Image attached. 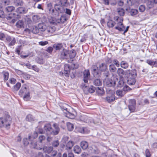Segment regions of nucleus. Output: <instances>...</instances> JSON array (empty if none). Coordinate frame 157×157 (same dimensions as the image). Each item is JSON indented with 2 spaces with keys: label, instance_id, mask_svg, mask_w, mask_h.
<instances>
[{
  "label": "nucleus",
  "instance_id": "obj_1",
  "mask_svg": "<svg viewBox=\"0 0 157 157\" xmlns=\"http://www.w3.org/2000/svg\"><path fill=\"white\" fill-rule=\"evenodd\" d=\"M107 68V66L105 63H98L96 65L92 66V73L94 77H99L101 75V72L105 71Z\"/></svg>",
  "mask_w": 157,
  "mask_h": 157
},
{
  "label": "nucleus",
  "instance_id": "obj_2",
  "mask_svg": "<svg viewBox=\"0 0 157 157\" xmlns=\"http://www.w3.org/2000/svg\"><path fill=\"white\" fill-rule=\"evenodd\" d=\"M52 126L53 128H52L51 125L50 124H47L44 125V129L47 135L55 136L59 133L60 131V128L58 125L56 123H54Z\"/></svg>",
  "mask_w": 157,
  "mask_h": 157
},
{
  "label": "nucleus",
  "instance_id": "obj_3",
  "mask_svg": "<svg viewBox=\"0 0 157 157\" xmlns=\"http://www.w3.org/2000/svg\"><path fill=\"white\" fill-rule=\"evenodd\" d=\"M63 1L60 0L58 3H56L54 5V12L53 14L55 17H58L60 13H63L65 12V8L63 6Z\"/></svg>",
  "mask_w": 157,
  "mask_h": 157
},
{
  "label": "nucleus",
  "instance_id": "obj_4",
  "mask_svg": "<svg viewBox=\"0 0 157 157\" xmlns=\"http://www.w3.org/2000/svg\"><path fill=\"white\" fill-rule=\"evenodd\" d=\"M11 120V118L9 115L5 114L3 118H0V127H4L7 129L9 128Z\"/></svg>",
  "mask_w": 157,
  "mask_h": 157
},
{
  "label": "nucleus",
  "instance_id": "obj_5",
  "mask_svg": "<svg viewBox=\"0 0 157 157\" xmlns=\"http://www.w3.org/2000/svg\"><path fill=\"white\" fill-rule=\"evenodd\" d=\"M82 89L86 93L88 94V93H92L96 90V88L93 86H91L89 87L86 84H82Z\"/></svg>",
  "mask_w": 157,
  "mask_h": 157
},
{
  "label": "nucleus",
  "instance_id": "obj_6",
  "mask_svg": "<svg viewBox=\"0 0 157 157\" xmlns=\"http://www.w3.org/2000/svg\"><path fill=\"white\" fill-rule=\"evenodd\" d=\"M105 85L109 87L114 86L116 83V81L109 78H105L103 81Z\"/></svg>",
  "mask_w": 157,
  "mask_h": 157
},
{
  "label": "nucleus",
  "instance_id": "obj_7",
  "mask_svg": "<svg viewBox=\"0 0 157 157\" xmlns=\"http://www.w3.org/2000/svg\"><path fill=\"white\" fill-rule=\"evenodd\" d=\"M117 73L120 77L122 78L123 76L126 77V76L128 75V73H129V71L127 70L124 71L121 68H118Z\"/></svg>",
  "mask_w": 157,
  "mask_h": 157
},
{
  "label": "nucleus",
  "instance_id": "obj_8",
  "mask_svg": "<svg viewBox=\"0 0 157 157\" xmlns=\"http://www.w3.org/2000/svg\"><path fill=\"white\" fill-rule=\"evenodd\" d=\"M90 77V73L89 70H85L83 72V81L84 82L87 83H88V80Z\"/></svg>",
  "mask_w": 157,
  "mask_h": 157
},
{
  "label": "nucleus",
  "instance_id": "obj_9",
  "mask_svg": "<svg viewBox=\"0 0 157 157\" xmlns=\"http://www.w3.org/2000/svg\"><path fill=\"white\" fill-rule=\"evenodd\" d=\"M6 39L7 42H10L8 44V46L11 47L14 45L16 43V39L14 37H11L10 36H7L6 37Z\"/></svg>",
  "mask_w": 157,
  "mask_h": 157
},
{
  "label": "nucleus",
  "instance_id": "obj_10",
  "mask_svg": "<svg viewBox=\"0 0 157 157\" xmlns=\"http://www.w3.org/2000/svg\"><path fill=\"white\" fill-rule=\"evenodd\" d=\"M69 52L66 49H63L60 52V57L61 59H67L68 57Z\"/></svg>",
  "mask_w": 157,
  "mask_h": 157
},
{
  "label": "nucleus",
  "instance_id": "obj_11",
  "mask_svg": "<svg viewBox=\"0 0 157 157\" xmlns=\"http://www.w3.org/2000/svg\"><path fill=\"white\" fill-rule=\"evenodd\" d=\"M123 19L121 20L120 22L117 23V26L115 27V29L118 30L119 31L121 32L123 31L125 28V27L124 26L122 21Z\"/></svg>",
  "mask_w": 157,
  "mask_h": 157
},
{
  "label": "nucleus",
  "instance_id": "obj_12",
  "mask_svg": "<svg viewBox=\"0 0 157 157\" xmlns=\"http://www.w3.org/2000/svg\"><path fill=\"white\" fill-rule=\"evenodd\" d=\"M28 91H29L27 89L26 85L24 84L22 86L21 89L19 91V94L21 96H22L23 94H27Z\"/></svg>",
  "mask_w": 157,
  "mask_h": 157
},
{
  "label": "nucleus",
  "instance_id": "obj_13",
  "mask_svg": "<svg viewBox=\"0 0 157 157\" xmlns=\"http://www.w3.org/2000/svg\"><path fill=\"white\" fill-rule=\"evenodd\" d=\"M65 143L66 149L67 150L71 149L74 144V142L71 140L65 141Z\"/></svg>",
  "mask_w": 157,
  "mask_h": 157
},
{
  "label": "nucleus",
  "instance_id": "obj_14",
  "mask_svg": "<svg viewBox=\"0 0 157 157\" xmlns=\"http://www.w3.org/2000/svg\"><path fill=\"white\" fill-rule=\"evenodd\" d=\"M129 71V73H128V75L126 76L127 78L131 77L132 78H135L136 76V71L135 70H133L130 71V70H127Z\"/></svg>",
  "mask_w": 157,
  "mask_h": 157
},
{
  "label": "nucleus",
  "instance_id": "obj_15",
  "mask_svg": "<svg viewBox=\"0 0 157 157\" xmlns=\"http://www.w3.org/2000/svg\"><path fill=\"white\" fill-rule=\"evenodd\" d=\"M115 99V96L114 94H108L106 98V101L109 103H110L114 101Z\"/></svg>",
  "mask_w": 157,
  "mask_h": 157
},
{
  "label": "nucleus",
  "instance_id": "obj_16",
  "mask_svg": "<svg viewBox=\"0 0 157 157\" xmlns=\"http://www.w3.org/2000/svg\"><path fill=\"white\" fill-rule=\"evenodd\" d=\"M126 11H127L132 16H135L138 13V11L137 10L130 8L126 9Z\"/></svg>",
  "mask_w": 157,
  "mask_h": 157
},
{
  "label": "nucleus",
  "instance_id": "obj_17",
  "mask_svg": "<svg viewBox=\"0 0 157 157\" xmlns=\"http://www.w3.org/2000/svg\"><path fill=\"white\" fill-rule=\"evenodd\" d=\"M157 3V0H148L147 5L148 7L151 8L153 7L155 4Z\"/></svg>",
  "mask_w": 157,
  "mask_h": 157
},
{
  "label": "nucleus",
  "instance_id": "obj_18",
  "mask_svg": "<svg viewBox=\"0 0 157 157\" xmlns=\"http://www.w3.org/2000/svg\"><path fill=\"white\" fill-rule=\"evenodd\" d=\"M38 28L39 30L42 32L45 31L47 29V25L44 23H40L38 25Z\"/></svg>",
  "mask_w": 157,
  "mask_h": 157
},
{
  "label": "nucleus",
  "instance_id": "obj_19",
  "mask_svg": "<svg viewBox=\"0 0 157 157\" xmlns=\"http://www.w3.org/2000/svg\"><path fill=\"white\" fill-rule=\"evenodd\" d=\"M64 73L62 72V75L64 74L65 76H68L70 70V67L69 65L66 64L64 65Z\"/></svg>",
  "mask_w": 157,
  "mask_h": 157
},
{
  "label": "nucleus",
  "instance_id": "obj_20",
  "mask_svg": "<svg viewBox=\"0 0 157 157\" xmlns=\"http://www.w3.org/2000/svg\"><path fill=\"white\" fill-rule=\"evenodd\" d=\"M30 144L31 147L39 149L40 148L38 146L36 141L34 140V139H32L31 140H30Z\"/></svg>",
  "mask_w": 157,
  "mask_h": 157
},
{
  "label": "nucleus",
  "instance_id": "obj_21",
  "mask_svg": "<svg viewBox=\"0 0 157 157\" xmlns=\"http://www.w3.org/2000/svg\"><path fill=\"white\" fill-rule=\"evenodd\" d=\"M33 137L31 136L30 135H29L28 138H26L23 139L24 144L25 145H28L30 143V140L33 139Z\"/></svg>",
  "mask_w": 157,
  "mask_h": 157
},
{
  "label": "nucleus",
  "instance_id": "obj_22",
  "mask_svg": "<svg viewBox=\"0 0 157 157\" xmlns=\"http://www.w3.org/2000/svg\"><path fill=\"white\" fill-rule=\"evenodd\" d=\"M53 47L56 50H60L63 47V45L61 43H55L53 45Z\"/></svg>",
  "mask_w": 157,
  "mask_h": 157
},
{
  "label": "nucleus",
  "instance_id": "obj_23",
  "mask_svg": "<svg viewBox=\"0 0 157 157\" xmlns=\"http://www.w3.org/2000/svg\"><path fill=\"white\" fill-rule=\"evenodd\" d=\"M128 79L127 80V83L130 85L134 84L136 82V80L135 78H132L131 77L128 78Z\"/></svg>",
  "mask_w": 157,
  "mask_h": 157
},
{
  "label": "nucleus",
  "instance_id": "obj_24",
  "mask_svg": "<svg viewBox=\"0 0 157 157\" xmlns=\"http://www.w3.org/2000/svg\"><path fill=\"white\" fill-rule=\"evenodd\" d=\"M109 69L111 73H113L116 72L117 68L114 64H111L109 66Z\"/></svg>",
  "mask_w": 157,
  "mask_h": 157
},
{
  "label": "nucleus",
  "instance_id": "obj_25",
  "mask_svg": "<svg viewBox=\"0 0 157 157\" xmlns=\"http://www.w3.org/2000/svg\"><path fill=\"white\" fill-rule=\"evenodd\" d=\"M30 31L32 33L35 34L38 33L39 31L38 28L35 26L31 27Z\"/></svg>",
  "mask_w": 157,
  "mask_h": 157
},
{
  "label": "nucleus",
  "instance_id": "obj_26",
  "mask_svg": "<svg viewBox=\"0 0 157 157\" xmlns=\"http://www.w3.org/2000/svg\"><path fill=\"white\" fill-rule=\"evenodd\" d=\"M69 57L71 59H73L76 56V53L75 50H71L69 53Z\"/></svg>",
  "mask_w": 157,
  "mask_h": 157
},
{
  "label": "nucleus",
  "instance_id": "obj_27",
  "mask_svg": "<svg viewBox=\"0 0 157 157\" xmlns=\"http://www.w3.org/2000/svg\"><path fill=\"white\" fill-rule=\"evenodd\" d=\"M80 145L83 149H86L88 146V143L86 141H82L81 142Z\"/></svg>",
  "mask_w": 157,
  "mask_h": 157
},
{
  "label": "nucleus",
  "instance_id": "obj_28",
  "mask_svg": "<svg viewBox=\"0 0 157 157\" xmlns=\"http://www.w3.org/2000/svg\"><path fill=\"white\" fill-rule=\"evenodd\" d=\"M120 65L121 67L124 69H126L128 67V63L126 62L122 61L120 63Z\"/></svg>",
  "mask_w": 157,
  "mask_h": 157
},
{
  "label": "nucleus",
  "instance_id": "obj_29",
  "mask_svg": "<svg viewBox=\"0 0 157 157\" xmlns=\"http://www.w3.org/2000/svg\"><path fill=\"white\" fill-rule=\"evenodd\" d=\"M66 114V117L71 119L74 118L75 115L72 113H71L68 111H67V112H65Z\"/></svg>",
  "mask_w": 157,
  "mask_h": 157
},
{
  "label": "nucleus",
  "instance_id": "obj_30",
  "mask_svg": "<svg viewBox=\"0 0 157 157\" xmlns=\"http://www.w3.org/2000/svg\"><path fill=\"white\" fill-rule=\"evenodd\" d=\"M74 151L75 153L79 154L81 152V149L79 146L78 145H76L74 147Z\"/></svg>",
  "mask_w": 157,
  "mask_h": 157
},
{
  "label": "nucleus",
  "instance_id": "obj_31",
  "mask_svg": "<svg viewBox=\"0 0 157 157\" xmlns=\"http://www.w3.org/2000/svg\"><path fill=\"white\" fill-rule=\"evenodd\" d=\"M146 62L150 65L156 67V61H153L151 60H147Z\"/></svg>",
  "mask_w": 157,
  "mask_h": 157
},
{
  "label": "nucleus",
  "instance_id": "obj_32",
  "mask_svg": "<svg viewBox=\"0 0 157 157\" xmlns=\"http://www.w3.org/2000/svg\"><path fill=\"white\" fill-rule=\"evenodd\" d=\"M25 8L24 7H20L18 8L17 12L19 13H25L27 12Z\"/></svg>",
  "mask_w": 157,
  "mask_h": 157
},
{
  "label": "nucleus",
  "instance_id": "obj_33",
  "mask_svg": "<svg viewBox=\"0 0 157 157\" xmlns=\"http://www.w3.org/2000/svg\"><path fill=\"white\" fill-rule=\"evenodd\" d=\"M25 120L28 121L33 122L34 121V118L32 115L29 114L26 116Z\"/></svg>",
  "mask_w": 157,
  "mask_h": 157
},
{
  "label": "nucleus",
  "instance_id": "obj_34",
  "mask_svg": "<svg viewBox=\"0 0 157 157\" xmlns=\"http://www.w3.org/2000/svg\"><path fill=\"white\" fill-rule=\"evenodd\" d=\"M94 84L95 86H99L101 85L102 82L100 79L97 78L94 80Z\"/></svg>",
  "mask_w": 157,
  "mask_h": 157
},
{
  "label": "nucleus",
  "instance_id": "obj_35",
  "mask_svg": "<svg viewBox=\"0 0 157 157\" xmlns=\"http://www.w3.org/2000/svg\"><path fill=\"white\" fill-rule=\"evenodd\" d=\"M40 17L37 15H34L32 17V19L33 21L35 23L38 22L40 20Z\"/></svg>",
  "mask_w": 157,
  "mask_h": 157
},
{
  "label": "nucleus",
  "instance_id": "obj_36",
  "mask_svg": "<svg viewBox=\"0 0 157 157\" xmlns=\"http://www.w3.org/2000/svg\"><path fill=\"white\" fill-rule=\"evenodd\" d=\"M16 25L18 28H21L23 27L24 22L22 20H19L16 23Z\"/></svg>",
  "mask_w": 157,
  "mask_h": 157
},
{
  "label": "nucleus",
  "instance_id": "obj_37",
  "mask_svg": "<svg viewBox=\"0 0 157 157\" xmlns=\"http://www.w3.org/2000/svg\"><path fill=\"white\" fill-rule=\"evenodd\" d=\"M21 84L20 83L18 82L13 87V90L14 91H17L20 88Z\"/></svg>",
  "mask_w": 157,
  "mask_h": 157
},
{
  "label": "nucleus",
  "instance_id": "obj_38",
  "mask_svg": "<svg viewBox=\"0 0 157 157\" xmlns=\"http://www.w3.org/2000/svg\"><path fill=\"white\" fill-rule=\"evenodd\" d=\"M15 10L14 7L12 6L6 7L5 8V10L6 12H10L13 11Z\"/></svg>",
  "mask_w": 157,
  "mask_h": 157
},
{
  "label": "nucleus",
  "instance_id": "obj_39",
  "mask_svg": "<svg viewBox=\"0 0 157 157\" xmlns=\"http://www.w3.org/2000/svg\"><path fill=\"white\" fill-rule=\"evenodd\" d=\"M14 3L16 6H22L24 2L22 0H16Z\"/></svg>",
  "mask_w": 157,
  "mask_h": 157
},
{
  "label": "nucleus",
  "instance_id": "obj_40",
  "mask_svg": "<svg viewBox=\"0 0 157 157\" xmlns=\"http://www.w3.org/2000/svg\"><path fill=\"white\" fill-rule=\"evenodd\" d=\"M117 12L118 14L121 16H123L124 14V10L122 8H120L117 9Z\"/></svg>",
  "mask_w": 157,
  "mask_h": 157
},
{
  "label": "nucleus",
  "instance_id": "obj_41",
  "mask_svg": "<svg viewBox=\"0 0 157 157\" xmlns=\"http://www.w3.org/2000/svg\"><path fill=\"white\" fill-rule=\"evenodd\" d=\"M45 31L48 33H52L54 31V29L53 27L50 26H47V29Z\"/></svg>",
  "mask_w": 157,
  "mask_h": 157
},
{
  "label": "nucleus",
  "instance_id": "obj_42",
  "mask_svg": "<svg viewBox=\"0 0 157 157\" xmlns=\"http://www.w3.org/2000/svg\"><path fill=\"white\" fill-rule=\"evenodd\" d=\"M117 95L121 97L124 94V92L122 90H118L116 92Z\"/></svg>",
  "mask_w": 157,
  "mask_h": 157
},
{
  "label": "nucleus",
  "instance_id": "obj_43",
  "mask_svg": "<svg viewBox=\"0 0 157 157\" xmlns=\"http://www.w3.org/2000/svg\"><path fill=\"white\" fill-rule=\"evenodd\" d=\"M47 6L50 12L53 14V12H54V9H53L52 8V3L50 2L49 3L47 4Z\"/></svg>",
  "mask_w": 157,
  "mask_h": 157
},
{
  "label": "nucleus",
  "instance_id": "obj_44",
  "mask_svg": "<svg viewBox=\"0 0 157 157\" xmlns=\"http://www.w3.org/2000/svg\"><path fill=\"white\" fill-rule=\"evenodd\" d=\"M96 92L98 95H102L104 94V91L102 88L97 87L96 89Z\"/></svg>",
  "mask_w": 157,
  "mask_h": 157
},
{
  "label": "nucleus",
  "instance_id": "obj_45",
  "mask_svg": "<svg viewBox=\"0 0 157 157\" xmlns=\"http://www.w3.org/2000/svg\"><path fill=\"white\" fill-rule=\"evenodd\" d=\"M67 126L68 130L69 131H72L74 128L73 125L70 122L67 123Z\"/></svg>",
  "mask_w": 157,
  "mask_h": 157
},
{
  "label": "nucleus",
  "instance_id": "obj_46",
  "mask_svg": "<svg viewBox=\"0 0 157 157\" xmlns=\"http://www.w3.org/2000/svg\"><path fill=\"white\" fill-rule=\"evenodd\" d=\"M115 23L113 21H110L107 23V25L109 27H113L115 25Z\"/></svg>",
  "mask_w": 157,
  "mask_h": 157
},
{
  "label": "nucleus",
  "instance_id": "obj_47",
  "mask_svg": "<svg viewBox=\"0 0 157 157\" xmlns=\"http://www.w3.org/2000/svg\"><path fill=\"white\" fill-rule=\"evenodd\" d=\"M23 99L25 101H27L30 99V93L29 91H28L27 94H24Z\"/></svg>",
  "mask_w": 157,
  "mask_h": 157
},
{
  "label": "nucleus",
  "instance_id": "obj_48",
  "mask_svg": "<svg viewBox=\"0 0 157 157\" xmlns=\"http://www.w3.org/2000/svg\"><path fill=\"white\" fill-rule=\"evenodd\" d=\"M68 106L66 104H63L61 106V109L63 111L65 110L66 112H67L68 111V109L67 108V107H68Z\"/></svg>",
  "mask_w": 157,
  "mask_h": 157
},
{
  "label": "nucleus",
  "instance_id": "obj_49",
  "mask_svg": "<svg viewBox=\"0 0 157 157\" xmlns=\"http://www.w3.org/2000/svg\"><path fill=\"white\" fill-rule=\"evenodd\" d=\"M128 105L136 106V101L134 99H132L129 100V101Z\"/></svg>",
  "mask_w": 157,
  "mask_h": 157
},
{
  "label": "nucleus",
  "instance_id": "obj_50",
  "mask_svg": "<svg viewBox=\"0 0 157 157\" xmlns=\"http://www.w3.org/2000/svg\"><path fill=\"white\" fill-rule=\"evenodd\" d=\"M4 79L5 80H7L9 78V73L7 72H3Z\"/></svg>",
  "mask_w": 157,
  "mask_h": 157
},
{
  "label": "nucleus",
  "instance_id": "obj_51",
  "mask_svg": "<svg viewBox=\"0 0 157 157\" xmlns=\"http://www.w3.org/2000/svg\"><path fill=\"white\" fill-rule=\"evenodd\" d=\"M124 82L123 80H120L118 82V83L117 84V86L119 87H121L123 86H124Z\"/></svg>",
  "mask_w": 157,
  "mask_h": 157
},
{
  "label": "nucleus",
  "instance_id": "obj_52",
  "mask_svg": "<svg viewBox=\"0 0 157 157\" xmlns=\"http://www.w3.org/2000/svg\"><path fill=\"white\" fill-rule=\"evenodd\" d=\"M129 109L131 112H133L136 109V106L128 105Z\"/></svg>",
  "mask_w": 157,
  "mask_h": 157
},
{
  "label": "nucleus",
  "instance_id": "obj_53",
  "mask_svg": "<svg viewBox=\"0 0 157 157\" xmlns=\"http://www.w3.org/2000/svg\"><path fill=\"white\" fill-rule=\"evenodd\" d=\"M145 10V6L143 5H140L139 8V10L141 12H144Z\"/></svg>",
  "mask_w": 157,
  "mask_h": 157
},
{
  "label": "nucleus",
  "instance_id": "obj_54",
  "mask_svg": "<svg viewBox=\"0 0 157 157\" xmlns=\"http://www.w3.org/2000/svg\"><path fill=\"white\" fill-rule=\"evenodd\" d=\"M27 23L29 27L30 28L32 25V21L30 18H28L27 20Z\"/></svg>",
  "mask_w": 157,
  "mask_h": 157
},
{
  "label": "nucleus",
  "instance_id": "obj_55",
  "mask_svg": "<svg viewBox=\"0 0 157 157\" xmlns=\"http://www.w3.org/2000/svg\"><path fill=\"white\" fill-rule=\"evenodd\" d=\"M59 144V141L58 140L54 141L52 143V146L54 147H58Z\"/></svg>",
  "mask_w": 157,
  "mask_h": 157
},
{
  "label": "nucleus",
  "instance_id": "obj_56",
  "mask_svg": "<svg viewBox=\"0 0 157 157\" xmlns=\"http://www.w3.org/2000/svg\"><path fill=\"white\" fill-rule=\"evenodd\" d=\"M13 15L12 14H9V16H6L5 17V18H6L10 22L11 20L12 19V18L13 16H12Z\"/></svg>",
  "mask_w": 157,
  "mask_h": 157
},
{
  "label": "nucleus",
  "instance_id": "obj_57",
  "mask_svg": "<svg viewBox=\"0 0 157 157\" xmlns=\"http://www.w3.org/2000/svg\"><path fill=\"white\" fill-rule=\"evenodd\" d=\"M31 69L37 72H39L40 70L35 65L32 66Z\"/></svg>",
  "mask_w": 157,
  "mask_h": 157
},
{
  "label": "nucleus",
  "instance_id": "obj_58",
  "mask_svg": "<svg viewBox=\"0 0 157 157\" xmlns=\"http://www.w3.org/2000/svg\"><path fill=\"white\" fill-rule=\"evenodd\" d=\"M84 118L86 119V120H85V122H86V123H89V122H92V121H90L91 118L90 117H88L86 116H84Z\"/></svg>",
  "mask_w": 157,
  "mask_h": 157
},
{
  "label": "nucleus",
  "instance_id": "obj_59",
  "mask_svg": "<svg viewBox=\"0 0 157 157\" xmlns=\"http://www.w3.org/2000/svg\"><path fill=\"white\" fill-rule=\"evenodd\" d=\"M145 154L146 157H150L151 154L148 149H147L146 150Z\"/></svg>",
  "mask_w": 157,
  "mask_h": 157
},
{
  "label": "nucleus",
  "instance_id": "obj_60",
  "mask_svg": "<svg viewBox=\"0 0 157 157\" xmlns=\"http://www.w3.org/2000/svg\"><path fill=\"white\" fill-rule=\"evenodd\" d=\"M10 83L12 84H14L16 82V80L14 78H11L9 80Z\"/></svg>",
  "mask_w": 157,
  "mask_h": 157
},
{
  "label": "nucleus",
  "instance_id": "obj_61",
  "mask_svg": "<svg viewBox=\"0 0 157 157\" xmlns=\"http://www.w3.org/2000/svg\"><path fill=\"white\" fill-rule=\"evenodd\" d=\"M5 38L4 34L2 33H0V39L2 40H4Z\"/></svg>",
  "mask_w": 157,
  "mask_h": 157
},
{
  "label": "nucleus",
  "instance_id": "obj_62",
  "mask_svg": "<svg viewBox=\"0 0 157 157\" xmlns=\"http://www.w3.org/2000/svg\"><path fill=\"white\" fill-rule=\"evenodd\" d=\"M48 43V42L47 41H40L39 42V44L41 46H44L47 44Z\"/></svg>",
  "mask_w": 157,
  "mask_h": 157
},
{
  "label": "nucleus",
  "instance_id": "obj_63",
  "mask_svg": "<svg viewBox=\"0 0 157 157\" xmlns=\"http://www.w3.org/2000/svg\"><path fill=\"white\" fill-rule=\"evenodd\" d=\"M53 50V48L51 47H49L48 48L46 51L50 53H51L52 52Z\"/></svg>",
  "mask_w": 157,
  "mask_h": 157
},
{
  "label": "nucleus",
  "instance_id": "obj_64",
  "mask_svg": "<svg viewBox=\"0 0 157 157\" xmlns=\"http://www.w3.org/2000/svg\"><path fill=\"white\" fill-rule=\"evenodd\" d=\"M86 128H79V131L81 133H84L85 132V130Z\"/></svg>",
  "mask_w": 157,
  "mask_h": 157
}]
</instances>
